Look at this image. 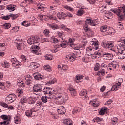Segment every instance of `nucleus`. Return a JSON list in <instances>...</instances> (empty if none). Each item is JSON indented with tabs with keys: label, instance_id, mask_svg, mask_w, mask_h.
<instances>
[{
	"label": "nucleus",
	"instance_id": "2f4dec72",
	"mask_svg": "<svg viewBox=\"0 0 125 125\" xmlns=\"http://www.w3.org/2000/svg\"><path fill=\"white\" fill-rule=\"evenodd\" d=\"M15 7H14V5H9L7 6V9L8 10H11V11H14Z\"/></svg>",
	"mask_w": 125,
	"mask_h": 125
},
{
	"label": "nucleus",
	"instance_id": "a19ab883",
	"mask_svg": "<svg viewBox=\"0 0 125 125\" xmlns=\"http://www.w3.org/2000/svg\"><path fill=\"white\" fill-rule=\"evenodd\" d=\"M3 26L4 27V28L5 29H9V28H10V27H11V25L10 23H5L3 25Z\"/></svg>",
	"mask_w": 125,
	"mask_h": 125
},
{
	"label": "nucleus",
	"instance_id": "f03ea898",
	"mask_svg": "<svg viewBox=\"0 0 125 125\" xmlns=\"http://www.w3.org/2000/svg\"><path fill=\"white\" fill-rule=\"evenodd\" d=\"M120 41H118L117 42V46L119 52L122 54H123L125 56V38H121Z\"/></svg>",
	"mask_w": 125,
	"mask_h": 125
},
{
	"label": "nucleus",
	"instance_id": "774afa93",
	"mask_svg": "<svg viewBox=\"0 0 125 125\" xmlns=\"http://www.w3.org/2000/svg\"><path fill=\"white\" fill-rule=\"evenodd\" d=\"M81 125H86V122H85L84 121H83L82 122H81Z\"/></svg>",
	"mask_w": 125,
	"mask_h": 125
},
{
	"label": "nucleus",
	"instance_id": "c85d7f7f",
	"mask_svg": "<svg viewBox=\"0 0 125 125\" xmlns=\"http://www.w3.org/2000/svg\"><path fill=\"white\" fill-rule=\"evenodd\" d=\"M83 9H79L77 12V15H78V16H82V15H83Z\"/></svg>",
	"mask_w": 125,
	"mask_h": 125
},
{
	"label": "nucleus",
	"instance_id": "58836bf2",
	"mask_svg": "<svg viewBox=\"0 0 125 125\" xmlns=\"http://www.w3.org/2000/svg\"><path fill=\"white\" fill-rule=\"evenodd\" d=\"M45 58L47 59V60H52L53 57L51 55H47L45 56Z\"/></svg>",
	"mask_w": 125,
	"mask_h": 125
},
{
	"label": "nucleus",
	"instance_id": "79ce46f5",
	"mask_svg": "<svg viewBox=\"0 0 125 125\" xmlns=\"http://www.w3.org/2000/svg\"><path fill=\"white\" fill-rule=\"evenodd\" d=\"M58 98H60L61 100H62V102H64V101H66L67 100V98L66 97H64V95H63L62 96H59Z\"/></svg>",
	"mask_w": 125,
	"mask_h": 125
},
{
	"label": "nucleus",
	"instance_id": "1a4fd4ad",
	"mask_svg": "<svg viewBox=\"0 0 125 125\" xmlns=\"http://www.w3.org/2000/svg\"><path fill=\"white\" fill-rule=\"evenodd\" d=\"M103 56L104 59L112 60L113 59V54H110L108 53H104L103 54Z\"/></svg>",
	"mask_w": 125,
	"mask_h": 125
},
{
	"label": "nucleus",
	"instance_id": "2eb2a0df",
	"mask_svg": "<svg viewBox=\"0 0 125 125\" xmlns=\"http://www.w3.org/2000/svg\"><path fill=\"white\" fill-rule=\"evenodd\" d=\"M65 59L67 62H68L69 63H70V62H73V61L75 60V58L73 56H66Z\"/></svg>",
	"mask_w": 125,
	"mask_h": 125
},
{
	"label": "nucleus",
	"instance_id": "052dcab7",
	"mask_svg": "<svg viewBox=\"0 0 125 125\" xmlns=\"http://www.w3.org/2000/svg\"><path fill=\"white\" fill-rule=\"evenodd\" d=\"M106 89V86H103L102 88H101L100 90L102 91V92H103V91H105V90Z\"/></svg>",
	"mask_w": 125,
	"mask_h": 125
},
{
	"label": "nucleus",
	"instance_id": "09e8293b",
	"mask_svg": "<svg viewBox=\"0 0 125 125\" xmlns=\"http://www.w3.org/2000/svg\"><path fill=\"white\" fill-rule=\"evenodd\" d=\"M44 69L46 70V71H50V66L49 65L44 66Z\"/></svg>",
	"mask_w": 125,
	"mask_h": 125
},
{
	"label": "nucleus",
	"instance_id": "9b49d317",
	"mask_svg": "<svg viewBox=\"0 0 125 125\" xmlns=\"http://www.w3.org/2000/svg\"><path fill=\"white\" fill-rule=\"evenodd\" d=\"M32 77L31 75H26L25 76V83L27 85L31 84V83H32Z\"/></svg>",
	"mask_w": 125,
	"mask_h": 125
},
{
	"label": "nucleus",
	"instance_id": "72a5a7b5",
	"mask_svg": "<svg viewBox=\"0 0 125 125\" xmlns=\"http://www.w3.org/2000/svg\"><path fill=\"white\" fill-rule=\"evenodd\" d=\"M27 102V98L26 97H23L21 100H20V103H21V104H23V103H26Z\"/></svg>",
	"mask_w": 125,
	"mask_h": 125
},
{
	"label": "nucleus",
	"instance_id": "ddd939ff",
	"mask_svg": "<svg viewBox=\"0 0 125 125\" xmlns=\"http://www.w3.org/2000/svg\"><path fill=\"white\" fill-rule=\"evenodd\" d=\"M57 17L59 19H65L67 17V14L64 12H60L57 14Z\"/></svg>",
	"mask_w": 125,
	"mask_h": 125
},
{
	"label": "nucleus",
	"instance_id": "c756f323",
	"mask_svg": "<svg viewBox=\"0 0 125 125\" xmlns=\"http://www.w3.org/2000/svg\"><path fill=\"white\" fill-rule=\"evenodd\" d=\"M2 65L3 68H5L6 69L9 68V63L7 62H4V63H2Z\"/></svg>",
	"mask_w": 125,
	"mask_h": 125
},
{
	"label": "nucleus",
	"instance_id": "6e6552de",
	"mask_svg": "<svg viewBox=\"0 0 125 125\" xmlns=\"http://www.w3.org/2000/svg\"><path fill=\"white\" fill-rule=\"evenodd\" d=\"M42 90V86L39 84H37L35 85L33 88V92H41Z\"/></svg>",
	"mask_w": 125,
	"mask_h": 125
},
{
	"label": "nucleus",
	"instance_id": "f8f14e48",
	"mask_svg": "<svg viewBox=\"0 0 125 125\" xmlns=\"http://www.w3.org/2000/svg\"><path fill=\"white\" fill-rule=\"evenodd\" d=\"M58 113L59 115H64L66 113V110L64 106H60L58 109Z\"/></svg>",
	"mask_w": 125,
	"mask_h": 125
},
{
	"label": "nucleus",
	"instance_id": "423d86ee",
	"mask_svg": "<svg viewBox=\"0 0 125 125\" xmlns=\"http://www.w3.org/2000/svg\"><path fill=\"white\" fill-rule=\"evenodd\" d=\"M1 119L2 120H7L6 121H3L0 122V125H11L9 122L10 121V119H8V116L6 115H2L0 117Z\"/></svg>",
	"mask_w": 125,
	"mask_h": 125
},
{
	"label": "nucleus",
	"instance_id": "a18cd8bd",
	"mask_svg": "<svg viewBox=\"0 0 125 125\" xmlns=\"http://www.w3.org/2000/svg\"><path fill=\"white\" fill-rule=\"evenodd\" d=\"M83 75H81L79 76H76V79L77 81H80V80H83Z\"/></svg>",
	"mask_w": 125,
	"mask_h": 125
},
{
	"label": "nucleus",
	"instance_id": "ea45409f",
	"mask_svg": "<svg viewBox=\"0 0 125 125\" xmlns=\"http://www.w3.org/2000/svg\"><path fill=\"white\" fill-rule=\"evenodd\" d=\"M17 84L20 87H25V84H24V83H23V82L22 81L21 82H18Z\"/></svg>",
	"mask_w": 125,
	"mask_h": 125
},
{
	"label": "nucleus",
	"instance_id": "a878e982",
	"mask_svg": "<svg viewBox=\"0 0 125 125\" xmlns=\"http://www.w3.org/2000/svg\"><path fill=\"white\" fill-rule=\"evenodd\" d=\"M57 34L59 38H60L61 39H62V40H63V37L65 35V33L64 32H63L62 31V32L58 31L57 32Z\"/></svg>",
	"mask_w": 125,
	"mask_h": 125
},
{
	"label": "nucleus",
	"instance_id": "cd10ccee",
	"mask_svg": "<svg viewBox=\"0 0 125 125\" xmlns=\"http://www.w3.org/2000/svg\"><path fill=\"white\" fill-rule=\"evenodd\" d=\"M56 82H57V80H56V79H53V80L49 81L47 82V84H54V83H56Z\"/></svg>",
	"mask_w": 125,
	"mask_h": 125
},
{
	"label": "nucleus",
	"instance_id": "49530a36",
	"mask_svg": "<svg viewBox=\"0 0 125 125\" xmlns=\"http://www.w3.org/2000/svg\"><path fill=\"white\" fill-rule=\"evenodd\" d=\"M91 22H92L91 19H90V18L86 19L85 21L86 24H90V25H91Z\"/></svg>",
	"mask_w": 125,
	"mask_h": 125
},
{
	"label": "nucleus",
	"instance_id": "c03bdc74",
	"mask_svg": "<svg viewBox=\"0 0 125 125\" xmlns=\"http://www.w3.org/2000/svg\"><path fill=\"white\" fill-rule=\"evenodd\" d=\"M112 102H113V100H112V99H109L105 103V105L106 106H109V105H110Z\"/></svg>",
	"mask_w": 125,
	"mask_h": 125
},
{
	"label": "nucleus",
	"instance_id": "f3484780",
	"mask_svg": "<svg viewBox=\"0 0 125 125\" xmlns=\"http://www.w3.org/2000/svg\"><path fill=\"white\" fill-rule=\"evenodd\" d=\"M43 90L44 94H48V93H49V94H51V95H52V94H53V93H52V92L50 91V88L49 87H46V89H44Z\"/></svg>",
	"mask_w": 125,
	"mask_h": 125
},
{
	"label": "nucleus",
	"instance_id": "13d9d810",
	"mask_svg": "<svg viewBox=\"0 0 125 125\" xmlns=\"http://www.w3.org/2000/svg\"><path fill=\"white\" fill-rule=\"evenodd\" d=\"M44 34L45 35V36H47L48 34H49V31L48 30L46 29L44 31Z\"/></svg>",
	"mask_w": 125,
	"mask_h": 125
},
{
	"label": "nucleus",
	"instance_id": "6e6d98bb",
	"mask_svg": "<svg viewBox=\"0 0 125 125\" xmlns=\"http://www.w3.org/2000/svg\"><path fill=\"white\" fill-rule=\"evenodd\" d=\"M3 19L8 20L9 19H10V17L9 16H5L3 17Z\"/></svg>",
	"mask_w": 125,
	"mask_h": 125
},
{
	"label": "nucleus",
	"instance_id": "f704fd0d",
	"mask_svg": "<svg viewBox=\"0 0 125 125\" xmlns=\"http://www.w3.org/2000/svg\"><path fill=\"white\" fill-rule=\"evenodd\" d=\"M107 109L106 108H102L99 112V114L101 115V116H103L104 114H105V112H106V110Z\"/></svg>",
	"mask_w": 125,
	"mask_h": 125
},
{
	"label": "nucleus",
	"instance_id": "c9c22d12",
	"mask_svg": "<svg viewBox=\"0 0 125 125\" xmlns=\"http://www.w3.org/2000/svg\"><path fill=\"white\" fill-rule=\"evenodd\" d=\"M32 111H30V110H27L25 112V115L27 117H28V118H31L32 117Z\"/></svg>",
	"mask_w": 125,
	"mask_h": 125
},
{
	"label": "nucleus",
	"instance_id": "473e14b6",
	"mask_svg": "<svg viewBox=\"0 0 125 125\" xmlns=\"http://www.w3.org/2000/svg\"><path fill=\"white\" fill-rule=\"evenodd\" d=\"M65 125H72L73 123H72V121L70 119H66L64 121Z\"/></svg>",
	"mask_w": 125,
	"mask_h": 125
},
{
	"label": "nucleus",
	"instance_id": "6ab92c4d",
	"mask_svg": "<svg viewBox=\"0 0 125 125\" xmlns=\"http://www.w3.org/2000/svg\"><path fill=\"white\" fill-rule=\"evenodd\" d=\"M105 74H106L105 70L101 69L98 72L97 75H98L99 77H102L103 76H104Z\"/></svg>",
	"mask_w": 125,
	"mask_h": 125
},
{
	"label": "nucleus",
	"instance_id": "338daca9",
	"mask_svg": "<svg viewBox=\"0 0 125 125\" xmlns=\"http://www.w3.org/2000/svg\"><path fill=\"white\" fill-rule=\"evenodd\" d=\"M21 59H22V60H23V61L26 60V57L24 55H21Z\"/></svg>",
	"mask_w": 125,
	"mask_h": 125
},
{
	"label": "nucleus",
	"instance_id": "e2e57ef3",
	"mask_svg": "<svg viewBox=\"0 0 125 125\" xmlns=\"http://www.w3.org/2000/svg\"><path fill=\"white\" fill-rule=\"evenodd\" d=\"M82 61H83V62H84V63H88V61L87 60H86V59H85V58L83 57L82 58Z\"/></svg>",
	"mask_w": 125,
	"mask_h": 125
},
{
	"label": "nucleus",
	"instance_id": "680f3d73",
	"mask_svg": "<svg viewBox=\"0 0 125 125\" xmlns=\"http://www.w3.org/2000/svg\"><path fill=\"white\" fill-rule=\"evenodd\" d=\"M2 106L4 107V108H7V107H8V105H7L5 103H3L2 104Z\"/></svg>",
	"mask_w": 125,
	"mask_h": 125
},
{
	"label": "nucleus",
	"instance_id": "4d7b16f0",
	"mask_svg": "<svg viewBox=\"0 0 125 125\" xmlns=\"http://www.w3.org/2000/svg\"><path fill=\"white\" fill-rule=\"evenodd\" d=\"M36 102V100L35 99H32V100H30L29 103L30 104H34Z\"/></svg>",
	"mask_w": 125,
	"mask_h": 125
},
{
	"label": "nucleus",
	"instance_id": "20e7f679",
	"mask_svg": "<svg viewBox=\"0 0 125 125\" xmlns=\"http://www.w3.org/2000/svg\"><path fill=\"white\" fill-rule=\"evenodd\" d=\"M33 44L34 45L32 46V48L31 49V52H32V53H34L36 55H39L40 53L39 52V50L40 49V47L38 45H39L40 43H38H38H33Z\"/></svg>",
	"mask_w": 125,
	"mask_h": 125
},
{
	"label": "nucleus",
	"instance_id": "69168bd1",
	"mask_svg": "<svg viewBox=\"0 0 125 125\" xmlns=\"http://www.w3.org/2000/svg\"><path fill=\"white\" fill-rule=\"evenodd\" d=\"M84 30H85L86 32H87V31H89V28H88V26H87V25H86L84 27Z\"/></svg>",
	"mask_w": 125,
	"mask_h": 125
},
{
	"label": "nucleus",
	"instance_id": "412c9836",
	"mask_svg": "<svg viewBox=\"0 0 125 125\" xmlns=\"http://www.w3.org/2000/svg\"><path fill=\"white\" fill-rule=\"evenodd\" d=\"M72 96H76V95L77 94V92L76 91V90L73 88H70L69 89Z\"/></svg>",
	"mask_w": 125,
	"mask_h": 125
},
{
	"label": "nucleus",
	"instance_id": "4c0bfd02",
	"mask_svg": "<svg viewBox=\"0 0 125 125\" xmlns=\"http://www.w3.org/2000/svg\"><path fill=\"white\" fill-rule=\"evenodd\" d=\"M41 100H42V102L46 103V102H47V97L42 96L41 98Z\"/></svg>",
	"mask_w": 125,
	"mask_h": 125
},
{
	"label": "nucleus",
	"instance_id": "f257e3e1",
	"mask_svg": "<svg viewBox=\"0 0 125 125\" xmlns=\"http://www.w3.org/2000/svg\"><path fill=\"white\" fill-rule=\"evenodd\" d=\"M111 11L118 16V19L120 21L124 20L125 16V7H119L118 9H112Z\"/></svg>",
	"mask_w": 125,
	"mask_h": 125
},
{
	"label": "nucleus",
	"instance_id": "bb28decb",
	"mask_svg": "<svg viewBox=\"0 0 125 125\" xmlns=\"http://www.w3.org/2000/svg\"><path fill=\"white\" fill-rule=\"evenodd\" d=\"M107 28H108V26H102L100 30L101 31V32H103V33H105V32H106L107 31Z\"/></svg>",
	"mask_w": 125,
	"mask_h": 125
},
{
	"label": "nucleus",
	"instance_id": "5701e85b",
	"mask_svg": "<svg viewBox=\"0 0 125 125\" xmlns=\"http://www.w3.org/2000/svg\"><path fill=\"white\" fill-rule=\"evenodd\" d=\"M90 44H92L93 46H95L96 47V50L98 48V41H91Z\"/></svg>",
	"mask_w": 125,
	"mask_h": 125
},
{
	"label": "nucleus",
	"instance_id": "de8ad7c7",
	"mask_svg": "<svg viewBox=\"0 0 125 125\" xmlns=\"http://www.w3.org/2000/svg\"><path fill=\"white\" fill-rule=\"evenodd\" d=\"M21 25L22 26H24L25 27H29V24L27 22V21H24L22 23Z\"/></svg>",
	"mask_w": 125,
	"mask_h": 125
},
{
	"label": "nucleus",
	"instance_id": "9d476101",
	"mask_svg": "<svg viewBox=\"0 0 125 125\" xmlns=\"http://www.w3.org/2000/svg\"><path fill=\"white\" fill-rule=\"evenodd\" d=\"M27 42L30 45H32V44H34V43H37V44H39V42L36 41V40H35V37H31L30 38H29L27 40Z\"/></svg>",
	"mask_w": 125,
	"mask_h": 125
},
{
	"label": "nucleus",
	"instance_id": "bf43d9fd",
	"mask_svg": "<svg viewBox=\"0 0 125 125\" xmlns=\"http://www.w3.org/2000/svg\"><path fill=\"white\" fill-rule=\"evenodd\" d=\"M65 8H66V9H67L68 10H70V11H72V10H73V8H71L70 6H66L65 7Z\"/></svg>",
	"mask_w": 125,
	"mask_h": 125
},
{
	"label": "nucleus",
	"instance_id": "b1692460",
	"mask_svg": "<svg viewBox=\"0 0 125 125\" xmlns=\"http://www.w3.org/2000/svg\"><path fill=\"white\" fill-rule=\"evenodd\" d=\"M79 94L81 96H84V97L87 96V92H86L85 90H82Z\"/></svg>",
	"mask_w": 125,
	"mask_h": 125
},
{
	"label": "nucleus",
	"instance_id": "603ef678",
	"mask_svg": "<svg viewBox=\"0 0 125 125\" xmlns=\"http://www.w3.org/2000/svg\"><path fill=\"white\" fill-rule=\"evenodd\" d=\"M61 47L62 48H66V46H67V44L66 43H62L60 44Z\"/></svg>",
	"mask_w": 125,
	"mask_h": 125
},
{
	"label": "nucleus",
	"instance_id": "e433bc0d",
	"mask_svg": "<svg viewBox=\"0 0 125 125\" xmlns=\"http://www.w3.org/2000/svg\"><path fill=\"white\" fill-rule=\"evenodd\" d=\"M48 26L49 27V28H51L53 30H57V28H58L57 25L52 24H49Z\"/></svg>",
	"mask_w": 125,
	"mask_h": 125
},
{
	"label": "nucleus",
	"instance_id": "5fc2aeb1",
	"mask_svg": "<svg viewBox=\"0 0 125 125\" xmlns=\"http://www.w3.org/2000/svg\"><path fill=\"white\" fill-rule=\"evenodd\" d=\"M52 42H53V43H57V42H58V39L56 38H54Z\"/></svg>",
	"mask_w": 125,
	"mask_h": 125
},
{
	"label": "nucleus",
	"instance_id": "37998d69",
	"mask_svg": "<svg viewBox=\"0 0 125 125\" xmlns=\"http://www.w3.org/2000/svg\"><path fill=\"white\" fill-rule=\"evenodd\" d=\"M13 67H16L17 68H19V66H21V64L18 63V62H13Z\"/></svg>",
	"mask_w": 125,
	"mask_h": 125
},
{
	"label": "nucleus",
	"instance_id": "7c9ffc66",
	"mask_svg": "<svg viewBox=\"0 0 125 125\" xmlns=\"http://www.w3.org/2000/svg\"><path fill=\"white\" fill-rule=\"evenodd\" d=\"M96 25H98V20H94L92 21L91 23V26H96Z\"/></svg>",
	"mask_w": 125,
	"mask_h": 125
},
{
	"label": "nucleus",
	"instance_id": "864d4df0",
	"mask_svg": "<svg viewBox=\"0 0 125 125\" xmlns=\"http://www.w3.org/2000/svg\"><path fill=\"white\" fill-rule=\"evenodd\" d=\"M49 19H51V20H56V18L53 16H49L48 17Z\"/></svg>",
	"mask_w": 125,
	"mask_h": 125
},
{
	"label": "nucleus",
	"instance_id": "4468645a",
	"mask_svg": "<svg viewBox=\"0 0 125 125\" xmlns=\"http://www.w3.org/2000/svg\"><path fill=\"white\" fill-rule=\"evenodd\" d=\"M115 56H117L119 59H124L125 58V55L122 54V53L120 52L118 50V52H115L114 53Z\"/></svg>",
	"mask_w": 125,
	"mask_h": 125
},
{
	"label": "nucleus",
	"instance_id": "a211bd4d",
	"mask_svg": "<svg viewBox=\"0 0 125 125\" xmlns=\"http://www.w3.org/2000/svg\"><path fill=\"white\" fill-rule=\"evenodd\" d=\"M118 83L116 85H114L112 86V88H111V90L112 91H114V90H115V91L116 90H118V89H119V88H120V87L119 86H121V83H120V82H118Z\"/></svg>",
	"mask_w": 125,
	"mask_h": 125
},
{
	"label": "nucleus",
	"instance_id": "3c124183",
	"mask_svg": "<svg viewBox=\"0 0 125 125\" xmlns=\"http://www.w3.org/2000/svg\"><path fill=\"white\" fill-rule=\"evenodd\" d=\"M42 5H43V4H38V5H37V7L38 9H42V8H44L43 7H42Z\"/></svg>",
	"mask_w": 125,
	"mask_h": 125
},
{
	"label": "nucleus",
	"instance_id": "aec40b11",
	"mask_svg": "<svg viewBox=\"0 0 125 125\" xmlns=\"http://www.w3.org/2000/svg\"><path fill=\"white\" fill-rule=\"evenodd\" d=\"M33 77H34V78L35 80H42V75L39 73H34L33 75Z\"/></svg>",
	"mask_w": 125,
	"mask_h": 125
},
{
	"label": "nucleus",
	"instance_id": "4be33fe9",
	"mask_svg": "<svg viewBox=\"0 0 125 125\" xmlns=\"http://www.w3.org/2000/svg\"><path fill=\"white\" fill-rule=\"evenodd\" d=\"M117 64H118L117 62H112L109 64V67L112 68L113 69H116V68L117 67Z\"/></svg>",
	"mask_w": 125,
	"mask_h": 125
},
{
	"label": "nucleus",
	"instance_id": "0e129e2a",
	"mask_svg": "<svg viewBox=\"0 0 125 125\" xmlns=\"http://www.w3.org/2000/svg\"><path fill=\"white\" fill-rule=\"evenodd\" d=\"M112 125H118V123L117 121L113 120L112 122H111Z\"/></svg>",
	"mask_w": 125,
	"mask_h": 125
},
{
	"label": "nucleus",
	"instance_id": "0eeeda50",
	"mask_svg": "<svg viewBox=\"0 0 125 125\" xmlns=\"http://www.w3.org/2000/svg\"><path fill=\"white\" fill-rule=\"evenodd\" d=\"M94 49H89V50H87L86 53L87 55L88 56H90V55H93L94 57H97L96 55H99L101 54L100 52L94 53Z\"/></svg>",
	"mask_w": 125,
	"mask_h": 125
},
{
	"label": "nucleus",
	"instance_id": "dca6fc26",
	"mask_svg": "<svg viewBox=\"0 0 125 125\" xmlns=\"http://www.w3.org/2000/svg\"><path fill=\"white\" fill-rule=\"evenodd\" d=\"M90 104L91 105H92L93 107H98L99 106L100 104L98 103V102L96 101V100H94L90 102Z\"/></svg>",
	"mask_w": 125,
	"mask_h": 125
},
{
	"label": "nucleus",
	"instance_id": "8fccbe9b",
	"mask_svg": "<svg viewBox=\"0 0 125 125\" xmlns=\"http://www.w3.org/2000/svg\"><path fill=\"white\" fill-rule=\"evenodd\" d=\"M38 18H39V19H40V20L41 21H42V22H43V20L42 18H43V15H39L38 16Z\"/></svg>",
	"mask_w": 125,
	"mask_h": 125
},
{
	"label": "nucleus",
	"instance_id": "39448f33",
	"mask_svg": "<svg viewBox=\"0 0 125 125\" xmlns=\"http://www.w3.org/2000/svg\"><path fill=\"white\" fill-rule=\"evenodd\" d=\"M16 99V96L15 94H11L5 98V101L7 103H12Z\"/></svg>",
	"mask_w": 125,
	"mask_h": 125
},
{
	"label": "nucleus",
	"instance_id": "7ed1b4c3",
	"mask_svg": "<svg viewBox=\"0 0 125 125\" xmlns=\"http://www.w3.org/2000/svg\"><path fill=\"white\" fill-rule=\"evenodd\" d=\"M102 46L106 49L112 50V48L114 47V44L111 42H104L102 43Z\"/></svg>",
	"mask_w": 125,
	"mask_h": 125
},
{
	"label": "nucleus",
	"instance_id": "393cba45",
	"mask_svg": "<svg viewBox=\"0 0 125 125\" xmlns=\"http://www.w3.org/2000/svg\"><path fill=\"white\" fill-rule=\"evenodd\" d=\"M17 41V42H16ZM16 43H17V49H19V50H20V49H21V43H20L19 42H21L20 41V40H16Z\"/></svg>",
	"mask_w": 125,
	"mask_h": 125
}]
</instances>
